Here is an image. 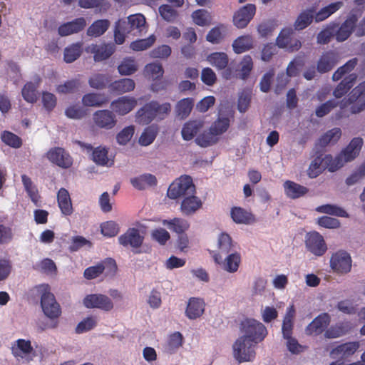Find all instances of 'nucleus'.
<instances>
[{
	"mask_svg": "<svg viewBox=\"0 0 365 365\" xmlns=\"http://www.w3.org/2000/svg\"><path fill=\"white\" fill-rule=\"evenodd\" d=\"M358 19L356 15L349 16L341 24L337 22H331L334 38L338 42H344L347 40L354 29H356Z\"/></svg>",
	"mask_w": 365,
	"mask_h": 365,
	"instance_id": "obj_6",
	"label": "nucleus"
},
{
	"mask_svg": "<svg viewBox=\"0 0 365 365\" xmlns=\"http://www.w3.org/2000/svg\"><path fill=\"white\" fill-rule=\"evenodd\" d=\"M324 164L329 171L334 172L344 165V161L340 154L334 158L331 155H326L324 158Z\"/></svg>",
	"mask_w": 365,
	"mask_h": 365,
	"instance_id": "obj_55",
	"label": "nucleus"
},
{
	"mask_svg": "<svg viewBox=\"0 0 365 365\" xmlns=\"http://www.w3.org/2000/svg\"><path fill=\"white\" fill-rule=\"evenodd\" d=\"M109 26L110 21L108 19L96 20L88 27L87 35L93 37L101 36L108 29Z\"/></svg>",
	"mask_w": 365,
	"mask_h": 365,
	"instance_id": "obj_44",
	"label": "nucleus"
},
{
	"mask_svg": "<svg viewBox=\"0 0 365 365\" xmlns=\"http://www.w3.org/2000/svg\"><path fill=\"white\" fill-rule=\"evenodd\" d=\"M204 311V301L200 298L192 297L188 301L185 314L190 319H196L202 315Z\"/></svg>",
	"mask_w": 365,
	"mask_h": 365,
	"instance_id": "obj_24",
	"label": "nucleus"
},
{
	"mask_svg": "<svg viewBox=\"0 0 365 365\" xmlns=\"http://www.w3.org/2000/svg\"><path fill=\"white\" fill-rule=\"evenodd\" d=\"M331 322V317L324 312L316 317L306 327L305 332L307 335H319L328 329Z\"/></svg>",
	"mask_w": 365,
	"mask_h": 365,
	"instance_id": "obj_14",
	"label": "nucleus"
},
{
	"mask_svg": "<svg viewBox=\"0 0 365 365\" xmlns=\"http://www.w3.org/2000/svg\"><path fill=\"white\" fill-rule=\"evenodd\" d=\"M137 105V100L131 96H122L114 100L110 103L113 110L120 115L130 113Z\"/></svg>",
	"mask_w": 365,
	"mask_h": 365,
	"instance_id": "obj_18",
	"label": "nucleus"
},
{
	"mask_svg": "<svg viewBox=\"0 0 365 365\" xmlns=\"http://www.w3.org/2000/svg\"><path fill=\"white\" fill-rule=\"evenodd\" d=\"M83 53V43L81 42L73 43L64 48L63 60L67 63H71L77 60Z\"/></svg>",
	"mask_w": 365,
	"mask_h": 365,
	"instance_id": "obj_38",
	"label": "nucleus"
},
{
	"mask_svg": "<svg viewBox=\"0 0 365 365\" xmlns=\"http://www.w3.org/2000/svg\"><path fill=\"white\" fill-rule=\"evenodd\" d=\"M253 46V40L250 36H242L235 39L232 43L235 53H242Z\"/></svg>",
	"mask_w": 365,
	"mask_h": 365,
	"instance_id": "obj_46",
	"label": "nucleus"
},
{
	"mask_svg": "<svg viewBox=\"0 0 365 365\" xmlns=\"http://www.w3.org/2000/svg\"><path fill=\"white\" fill-rule=\"evenodd\" d=\"M358 64V58H353L349 60L345 64L340 66L332 75V80L338 81L345 76L351 74V71L355 68Z\"/></svg>",
	"mask_w": 365,
	"mask_h": 365,
	"instance_id": "obj_43",
	"label": "nucleus"
},
{
	"mask_svg": "<svg viewBox=\"0 0 365 365\" xmlns=\"http://www.w3.org/2000/svg\"><path fill=\"white\" fill-rule=\"evenodd\" d=\"M207 61L218 70L225 69L229 63L228 56L224 52H214L208 55Z\"/></svg>",
	"mask_w": 365,
	"mask_h": 365,
	"instance_id": "obj_45",
	"label": "nucleus"
},
{
	"mask_svg": "<svg viewBox=\"0 0 365 365\" xmlns=\"http://www.w3.org/2000/svg\"><path fill=\"white\" fill-rule=\"evenodd\" d=\"M357 79L356 73H351L345 76L336 86L333 91V95L336 98H340L346 94L354 86Z\"/></svg>",
	"mask_w": 365,
	"mask_h": 365,
	"instance_id": "obj_27",
	"label": "nucleus"
},
{
	"mask_svg": "<svg viewBox=\"0 0 365 365\" xmlns=\"http://www.w3.org/2000/svg\"><path fill=\"white\" fill-rule=\"evenodd\" d=\"M339 53L329 50L322 53L317 61V70L320 73H325L330 71L339 62Z\"/></svg>",
	"mask_w": 365,
	"mask_h": 365,
	"instance_id": "obj_15",
	"label": "nucleus"
},
{
	"mask_svg": "<svg viewBox=\"0 0 365 365\" xmlns=\"http://www.w3.org/2000/svg\"><path fill=\"white\" fill-rule=\"evenodd\" d=\"M293 30L291 28L284 29L277 38V43L280 48H286L291 51H298L302 43L298 39H292Z\"/></svg>",
	"mask_w": 365,
	"mask_h": 365,
	"instance_id": "obj_20",
	"label": "nucleus"
},
{
	"mask_svg": "<svg viewBox=\"0 0 365 365\" xmlns=\"http://www.w3.org/2000/svg\"><path fill=\"white\" fill-rule=\"evenodd\" d=\"M351 329L349 322H339L327 329L324 336L327 339L339 338L349 333Z\"/></svg>",
	"mask_w": 365,
	"mask_h": 365,
	"instance_id": "obj_25",
	"label": "nucleus"
},
{
	"mask_svg": "<svg viewBox=\"0 0 365 365\" xmlns=\"http://www.w3.org/2000/svg\"><path fill=\"white\" fill-rule=\"evenodd\" d=\"M255 344L246 337H239L232 346L234 358L239 363L252 361L255 358Z\"/></svg>",
	"mask_w": 365,
	"mask_h": 365,
	"instance_id": "obj_4",
	"label": "nucleus"
},
{
	"mask_svg": "<svg viewBox=\"0 0 365 365\" xmlns=\"http://www.w3.org/2000/svg\"><path fill=\"white\" fill-rule=\"evenodd\" d=\"M217 251H213L220 256L233 252L235 250V244L233 243L231 237L225 232H222L217 240ZM212 251H210V253Z\"/></svg>",
	"mask_w": 365,
	"mask_h": 365,
	"instance_id": "obj_29",
	"label": "nucleus"
},
{
	"mask_svg": "<svg viewBox=\"0 0 365 365\" xmlns=\"http://www.w3.org/2000/svg\"><path fill=\"white\" fill-rule=\"evenodd\" d=\"M37 86L33 82L26 83L21 91L24 99L29 103H35L37 101Z\"/></svg>",
	"mask_w": 365,
	"mask_h": 365,
	"instance_id": "obj_58",
	"label": "nucleus"
},
{
	"mask_svg": "<svg viewBox=\"0 0 365 365\" xmlns=\"http://www.w3.org/2000/svg\"><path fill=\"white\" fill-rule=\"evenodd\" d=\"M204 122L199 120H192L186 122L182 128V137L185 140H192L202 128Z\"/></svg>",
	"mask_w": 365,
	"mask_h": 365,
	"instance_id": "obj_33",
	"label": "nucleus"
},
{
	"mask_svg": "<svg viewBox=\"0 0 365 365\" xmlns=\"http://www.w3.org/2000/svg\"><path fill=\"white\" fill-rule=\"evenodd\" d=\"M192 17L195 24L200 26H208L211 24V15L205 9H198L195 11Z\"/></svg>",
	"mask_w": 365,
	"mask_h": 365,
	"instance_id": "obj_54",
	"label": "nucleus"
},
{
	"mask_svg": "<svg viewBox=\"0 0 365 365\" xmlns=\"http://www.w3.org/2000/svg\"><path fill=\"white\" fill-rule=\"evenodd\" d=\"M218 140L217 136L212 130L204 131L195 138V143L202 148H207L215 144Z\"/></svg>",
	"mask_w": 365,
	"mask_h": 365,
	"instance_id": "obj_49",
	"label": "nucleus"
},
{
	"mask_svg": "<svg viewBox=\"0 0 365 365\" xmlns=\"http://www.w3.org/2000/svg\"><path fill=\"white\" fill-rule=\"evenodd\" d=\"M364 141L360 137L354 138L349 144L339 153L344 163L353 160L362 148Z\"/></svg>",
	"mask_w": 365,
	"mask_h": 365,
	"instance_id": "obj_23",
	"label": "nucleus"
},
{
	"mask_svg": "<svg viewBox=\"0 0 365 365\" xmlns=\"http://www.w3.org/2000/svg\"><path fill=\"white\" fill-rule=\"evenodd\" d=\"M202 200L194 195L184 197L180 205V210L185 215H190L201 208Z\"/></svg>",
	"mask_w": 365,
	"mask_h": 365,
	"instance_id": "obj_30",
	"label": "nucleus"
},
{
	"mask_svg": "<svg viewBox=\"0 0 365 365\" xmlns=\"http://www.w3.org/2000/svg\"><path fill=\"white\" fill-rule=\"evenodd\" d=\"M135 132L133 125L124 128L116 135V140L120 145H126L132 138Z\"/></svg>",
	"mask_w": 365,
	"mask_h": 365,
	"instance_id": "obj_64",
	"label": "nucleus"
},
{
	"mask_svg": "<svg viewBox=\"0 0 365 365\" xmlns=\"http://www.w3.org/2000/svg\"><path fill=\"white\" fill-rule=\"evenodd\" d=\"M241 331L250 341L257 344L262 341L267 334L266 327L259 322L253 319H247L241 323Z\"/></svg>",
	"mask_w": 365,
	"mask_h": 365,
	"instance_id": "obj_5",
	"label": "nucleus"
},
{
	"mask_svg": "<svg viewBox=\"0 0 365 365\" xmlns=\"http://www.w3.org/2000/svg\"><path fill=\"white\" fill-rule=\"evenodd\" d=\"M120 21L124 27V31L127 33H131L136 30L138 34H140L144 30L146 24L145 18L141 14L130 15L127 18V21L123 19Z\"/></svg>",
	"mask_w": 365,
	"mask_h": 365,
	"instance_id": "obj_21",
	"label": "nucleus"
},
{
	"mask_svg": "<svg viewBox=\"0 0 365 365\" xmlns=\"http://www.w3.org/2000/svg\"><path fill=\"white\" fill-rule=\"evenodd\" d=\"M210 255L215 262L220 265L225 271L230 273H235L238 270L241 262V256L237 251L225 255L226 257L224 259L222 256L214 252H211Z\"/></svg>",
	"mask_w": 365,
	"mask_h": 365,
	"instance_id": "obj_8",
	"label": "nucleus"
},
{
	"mask_svg": "<svg viewBox=\"0 0 365 365\" xmlns=\"http://www.w3.org/2000/svg\"><path fill=\"white\" fill-rule=\"evenodd\" d=\"M108 153L106 148L98 146L93 151L92 159L98 165H106L108 163Z\"/></svg>",
	"mask_w": 365,
	"mask_h": 365,
	"instance_id": "obj_62",
	"label": "nucleus"
},
{
	"mask_svg": "<svg viewBox=\"0 0 365 365\" xmlns=\"http://www.w3.org/2000/svg\"><path fill=\"white\" fill-rule=\"evenodd\" d=\"M135 81L131 78H122L115 81L108 85L109 91L115 94H123L134 90Z\"/></svg>",
	"mask_w": 365,
	"mask_h": 365,
	"instance_id": "obj_28",
	"label": "nucleus"
},
{
	"mask_svg": "<svg viewBox=\"0 0 365 365\" xmlns=\"http://www.w3.org/2000/svg\"><path fill=\"white\" fill-rule=\"evenodd\" d=\"M230 127V119L227 117L218 118L210 126V130H212L217 136L225 133Z\"/></svg>",
	"mask_w": 365,
	"mask_h": 365,
	"instance_id": "obj_57",
	"label": "nucleus"
},
{
	"mask_svg": "<svg viewBox=\"0 0 365 365\" xmlns=\"http://www.w3.org/2000/svg\"><path fill=\"white\" fill-rule=\"evenodd\" d=\"M341 135V130L339 128H334L328 130L319 138V144L326 146L330 143H336Z\"/></svg>",
	"mask_w": 365,
	"mask_h": 365,
	"instance_id": "obj_56",
	"label": "nucleus"
},
{
	"mask_svg": "<svg viewBox=\"0 0 365 365\" xmlns=\"http://www.w3.org/2000/svg\"><path fill=\"white\" fill-rule=\"evenodd\" d=\"M231 217L238 224H250L255 219L253 215L240 207H234L231 210Z\"/></svg>",
	"mask_w": 365,
	"mask_h": 365,
	"instance_id": "obj_42",
	"label": "nucleus"
},
{
	"mask_svg": "<svg viewBox=\"0 0 365 365\" xmlns=\"http://www.w3.org/2000/svg\"><path fill=\"white\" fill-rule=\"evenodd\" d=\"M81 84V83L78 78L68 80L63 84L58 86L56 91L59 93H73L78 91Z\"/></svg>",
	"mask_w": 365,
	"mask_h": 365,
	"instance_id": "obj_53",
	"label": "nucleus"
},
{
	"mask_svg": "<svg viewBox=\"0 0 365 365\" xmlns=\"http://www.w3.org/2000/svg\"><path fill=\"white\" fill-rule=\"evenodd\" d=\"M120 74L123 76H130L138 70V65L135 60L132 57L123 58L118 66Z\"/></svg>",
	"mask_w": 365,
	"mask_h": 365,
	"instance_id": "obj_48",
	"label": "nucleus"
},
{
	"mask_svg": "<svg viewBox=\"0 0 365 365\" xmlns=\"http://www.w3.org/2000/svg\"><path fill=\"white\" fill-rule=\"evenodd\" d=\"M17 346L13 349V353L16 356L24 358L33 351L31 341L25 339H18Z\"/></svg>",
	"mask_w": 365,
	"mask_h": 365,
	"instance_id": "obj_52",
	"label": "nucleus"
},
{
	"mask_svg": "<svg viewBox=\"0 0 365 365\" xmlns=\"http://www.w3.org/2000/svg\"><path fill=\"white\" fill-rule=\"evenodd\" d=\"M132 185L138 190H144L148 187L153 186L157 184V179L152 174H143L130 180Z\"/></svg>",
	"mask_w": 365,
	"mask_h": 365,
	"instance_id": "obj_39",
	"label": "nucleus"
},
{
	"mask_svg": "<svg viewBox=\"0 0 365 365\" xmlns=\"http://www.w3.org/2000/svg\"><path fill=\"white\" fill-rule=\"evenodd\" d=\"M283 187L285 195L290 199L299 198L304 196L309 192L307 187L291 180L285 181Z\"/></svg>",
	"mask_w": 365,
	"mask_h": 365,
	"instance_id": "obj_26",
	"label": "nucleus"
},
{
	"mask_svg": "<svg viewBox=\"0 0 365 365\" xmlns=\"http://www.w3.org/2000/svg\"><path fill=\"white\" fill-rule=\"evenodd\" d=\"M58 205L64 215H71L73 209L68 191L65 188H61L57 194Z\"/></svg>",
	"mask_w": 365,
	"mask_h": 365,
	"instance_id": "obj_32",
	"label": "nucleus"
},
{
	"mask_svg": "<svg viewBox=\"0 0 365 365\" xmlns=\"http://www.w3.org/2000/svg\"><path fill=\"white\" fill-rule=\"evenodd\" d=\"M343 3L341 1H336L331 3L329 5L322 8L319 11L314 13V20L316 22L323 21L331 15L337 11L341 6Z\"/></svg>",
	"mask_w": 365,
	"mask_h": 365,
	"instance_id": "obj_40",
	"label": "nucleus"
},
{
	"mask_svg": "<svg viewBox=\"0 0 365 365\" xmlns=\"http://www.w3.org/2000/svg\"><path fill=\"white\" fill-rule=\"evenodd\" d=\"M183 344V336L179 331L170 334L168 339L165 351L168 354L175 353Z\"/></svg>",
	"mask_w": 365,
	"mask_h": 365,
	"instance_id": "obj_47",
	"label": "nucleus"
},
{
	"mask_svg": "<svg viewBox=\"0 0 365 365\" xmlns=\"http://www.w3.org/2000/svg\"><path fill=\"white\" fill-rule=\"evenodd\" d=\"M326 169L324 164V158L317 156L310 163L307 170V175L311 178L319 176Z\"/></svg>",
	"mask_w": 365,
	"mask_h": 365,
	"instance_id": "obj_50",
	"label": "nucleus"
},
{
	"mask_svg": "<svg viewBox=\"0 0 365 365\" xmlns=\"http://www.w3.org/2000/svg\"><path fill=\"white\" fill-rule=\"evenodd\" d=\"M317 211L326 213L331 215H335L338 217H348L349 214L346 212V210H344L343 208L334 205H324L319 207L317 209Z\"/></svg>",
	"mask_w": 365,
	"mask_h": 365,
	"instance_id": "obj_60",
	"label": "nucleus"
},
{
	"mask_svg": "<svg viewBox=\"0 0 365 365\" xmlns=\"http://www.w3.org/2000/svg\"><path fill=\"white\" fill-rule=\"evenodd\" d=\"M1 140L6 145L14 148H19L22 145V140L17 135L9 132L4 131L1 136Z\"/></svg>",
	"mask_w": 365,
	"mask_h": 365,
	"instance_id": "obj_61",
	"label": "nucleus"
},
{
	"mask_svg": "<svg viewBox=\"0 0 365 365\" xmlns=\"http://www.w3.org/2000/svg\"><path fill=\"white\" fill-rule=\"evenodd\" d=\"M305 246L309 252L317 257L323 256L327 250V245L323 236L316 231L307 234Z\"/></svg>",
	"mask_w": 365,
	"mask_h": 365,
	"instance_id": "obj_7",
	"label": "nucleus"
},
{
	"mask_svg": "<svg viewBox=\"0 0 365 365\" xmlns=\"http://www.w3.org/2000/svg\"><path fill=\"white\" fill-rule=\"evenodd\" d=\"M93 120L98 128L105 130L113 129L117 123V118L113 111L106 109L94 112Z\"/></svg>",
	"mask_w": 365,
	"mask_h": 365,
	"instance_id": "obj_12",
	"label": "nucleus"
},
{
	"mask_svg": "<svg viewBox=\"0 0 365 365\" xmlns=\"http://www.w3.org/2000/svg\"><path fill=\"white\" fill-rule=\"evenodd\" d=\"M144 237L140 234L136 228H129L127 231L119 236V244L123 247H130L133 249H138L143 245Z\"/></svg>",
	"mask_w": 365,
	"mask_h": 365,
	"instance_id": "obj_16",
	"label": "nucleus"
},
{
	"mask_svg": "<svg viewBox=\"0 0 365 365\" xmlns=\"http://www.w3.org/2000/svg\"><path fill=\"white\" fill-rule=\"evenodd\" d=\"M41 292V306L43 314L51 320L55 321L50 325L41 327V329H54L58 326V319L61 315V308L56 302L55 296L51 292L48 284H41L38 287Z\"/></svg>",
	"mask_w": 365,
	"mask_h": 365,
	"instance_id": "obj_1",
	"label": "nucleus"
},
{
	"mask_svg": "<svg viewBox=\"0 0 365 365\" xmlns=\"http://www.w3.org/2000/svg\"><path fill=\"white\" fill-rule=\"evenodd\" d=\"M359 347V341L346 342L334 348L330 355L333 359H346L354 354Z\"/></svg>",
	"mask_w": 365,
	"mask_h": 365,
	"instance_id": "obj_17",
	"label": "nucleus"
},
{
	"mask_svg": "<svg viewBox=\"0 0 365 365\" xmlns=\"http://www.w3.org/2000/svg\"><path fill=\"white\" fill-rule=\"evenodd\" d=\"M334 38V34L331 23L322 29L317 36V42L319 44H328Z\"/></svg>",
	"mask_w": 365,
	"mask_h": 365,
	"instance_id": "obj_63",
	"label": "nucleus"
},
{
	"mask_svg": "<svg viewBox=\"0 0 365 365\" xmlns=\"http://www.w3.org/2000/svg\"><path fill=\"white\" fill-rule=\"evenodd\" d=\"M351 258L344 250H339L334 253L330 259L331 268L338 274H346L351 269Z\"/></svg>",
	"mask_w": 365,
	"mask_h": 365,
	"instance_id": "obj_9",
	"label": "nucleus"
},
{
	"mask_svg": "<svg viewBox=\"0 0 365 365\" xmlns=\"http://www.w3.org/2000/svg\"><path fill=\"white\" fill-rule=\"evenodd\" d=\"M115 51L114 43L92 44L86 49L87 52L93 54L95 61H102L108 59Z\"/></svg>",
	"mask_w": 365,
	"mask_h": 365,
	"instance_id": "obj_19",
	"label": "nucleus"
},
{
	"mask_svg": "<svg viewBox=\"0 0 365 365\" xmlns=\"http://www.w3.org/2000/svg\"><path fill=\"white\" fill-rule=\"evenodd\" d=\"M195 193V186L189 175H182L172 182L168 187L167 195L170 199L187 197Z\"/></svg>",
	"mask_w": 365,
	"mask_h": 365,
	"instance_id": "obj_3",
	"label": "nucleus"
},
{
	"mask_svg": "<svg viewBox=\"0 0 365 365\" xmlns=\"http://www.w3.org/2000/svg\"><path fill=\"white\" fill-rule=\"evenodd\" d=\"M47 159L59 168L67 169L73 165V158L68 152L61 147H54L46 153Z\"/></svg>",
	"mask_w": 365,
	"mask_h": 365,
	"instance_id": "obj_10",
	"label": "nucleus"
},
{
	"mask_svg": "<svg viewBox=\"0 0 365 365\" xmlns=\"http://www.w3.org/2000/svg\"><path fill=\"white\" fill-rule=\"evenodd\" d=\"M86 26V21L83 17L76 18L59 26L58 33L61 36H69L83 31Z\"/></svg>",
	"mask_w": 365,
	"mask_h": 365,
	"instance_id": "obj_22",
	"label": "nucleus"
},
{
	"mask_svg": "<svg viewBox=\"0 0 365 365\" xmlns=\"http://www.w3.org/2000/svg\"><path fill=\"white\" fill-rule=\"evenodd\" d=\"M350 106V113L357 114L365 110V81L356 86L348 96L339 103L341 109Z\"/></svg>",
	"mask_w": 365,
	"mask_h": 365,
	"instance_id": "obj_2",
	"label": "nucleus"
},
{
	"mask_svg": "<svg viewBox=\"0 0 365 365\" xmlns=\"http://www.w3.org/2000/svg\"><path fill=\"white\" fill-rule=\"evenodd\" d=\"M162 223L163 225H166L170 230L178 235L184 234L190 227L189 222L186 220L180 217L163 220Z\"/></svg>",
	"mask_w": 365,
	"mask_h": 365,
	"instance_id": "obj_36",
	"label": "nucleus"
},
{
	"mask_svg": "<svg viewBox=\"0 0 365 365\" xmlns=\"http://www.w3.org/2000/svg\"><path fill=\"white\" fill-rule=\"evenodd\" d=\"M21 180L24 189L29 196L31 200L36 206H38L41 196L39 195L36 186L33 183L31 179L25 174L21 175Z\"/></svg>",
	"mask_w": 365,
	"mask_h": 365,
	"instance_id": "obj_41",
	"label": "nucleus"
},
{
	"mask_svg": "<svg viewBox=\"0 0 365 365\" xmlns=\"http://www.w3.org/2000/svg\"><path fill=\"white\" fill-rule=\"evenodd\" d=\"M164 70L160 63H151L145 66L144 69V76L153 80H158L163 75Z\"/></svg>",
	"mask_w": 365,
	"mask_h": 365,
	"instance_id": "obj_51",
	"label": "nucleus"
},
{
	"mask_svg": "<svg viewBox=\"0 0 365 365\" xmlns=\"http://www.w3.org/2000/svg\"><path fill=\"white\" fill-rule=\"evenodd\" d=\"M315 8L307 9L299 14L294 26L296 30H302L309 26L314 19Z\"/></svg>",
	"mask_w": 365,
	"mask_h": 365,
	"instance_id": "obj_35",
	"label": "nucleus"
},
{
	"mask_svg": "<svg viewBox=\"0 0 365 365\" xmlns=\"http://www.w3.org/2000/svg\"><path fill=\"white\" fill-rule=\"evenodd\" d=\"M83 304L86 308H96L105 312H109L113 308L112 300L108 296L102 294L86 295L83 299Z\"/></svg>",
	"mask_w": 365,
	"mask_h": 365,
	"instance_id": "obj_11",
	"label": "nucleus"
},
{
	"mask_svg": "<svg viewBox=\"0 0 365 365\" xmlns=\"http://www.w3.org/2000/svg\"><path fill=\"white\" fill-rule=\"evenodd\" d=\"M252 91L250 89H244L239 96L237 101V108L240 113H245L251 103Z\"/></svg>",
	"mask_w": 365,
	"mask_h": 365,
	"instance_id": "obj_59",
	"label": "nucleus"
},
{
	"mask_svg": "<svg viewBox=\"0 0 365 365\" xmlns=\"http://www.w3.org/2000/svg\"><path fill=\"white\" fill-rule=\"evenodd\" d=\"M194 106L192 98H185L180 100L175 106V113L180 119H185L190 114Z\"/></svg>",
	"mask_w": 365,
	"mask_h": 365,
	"instance_id": "obj_37",
	"label": "nucleus"
},
{
	"mask_svg": "<svg viewBox=\"0 0 365 365\" xmlns=\"http://www.w3.org/2000/svg\"><path fill=\"white\" fill-rule=\"evenodd\" d=\"M157 117L153 101L145 104L136 113L137 121L143 125L149 124Z\"/></svg>",
	"mask_w": 365,
	"mask_h": 365,
	"instance_id": "obj_31",
	"label": "nucleus"
},
{
	"mask_svg": "<svg viewBox=\"0 0 365 365\" xmlns=\"http://www.w3.org/2000/svg\"><path fill=\"white\" fill-rule=\"evenodd\" d=\"M256 13V6L247 4L237 11L233 16V23L238 29L245 28L253 19Z\"/></svg>",
	"mask_w": 365,
	"mask_h": 365,
	"instance_id": "obj_13",
	"label": "nucleus"
},
{
	"mask_svg": "<svg viewBox=\"0 0 365 365\" xmlns=\"http://www.w3.org/2000/svg\"><path fill=\"white\" fill-rule=\"evenodd\" d=\"M108 101L109 98L103 93H89L82 98L83 104L87 107H101Z\"/></svg>",
	"mask_w": 365,
	"mask_h": 365,
	"instance_id": "obj_34",
	"label": "nucleus"
}]
</instances>
